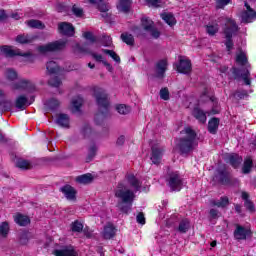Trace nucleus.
I'll use <instances>...</instances> for the list:
<instances>
[{"label": "nucleus", "mask_w": 256, "mask_h": 256, "mask_svg": "<svg viewBox=\"0 0 256 256\" xmlns=\"http://www.w3.org/2000/svg\"><path fill=\"white\" fill-rule=\"evenodd\" d=\"M208 35H215L219 31V24H209L206 26Z\"/></svg>", "instance_id": "obj_46"}, {"label": "nucleus", "mask_w": 256, "mask_h": 256, "mask_svg": "<svg viewBox=\"0 0 256 256\" xmlns=\"http://www.w3.org/2000/svg\"><path fill=\"white\" fill-rule=\"evenodd\" d=\"M219 21H223L224 22V35L226 38V49L227 51H231V49H233V40L232 37L233 35H235V33H237V31H239V27L237 26V23H235V20L231 19V18H219Z\"/></svg>", "instance_id": "obj_4"}, {"label": "nucleus", "mask_w": 256, "mask_h": 256, "mask_svg": "<svg viewBox=\"0 0 256 256\" xmlns=\"http://www.w3.org/2000/svg\"><path fill=\"white\" fill-rule=\"evenodd\" d=\"M178 73H183L184 75H189L192 71V65H191V60L180 56L179 57V63L176 66Z\"/></svg>", "instance_id": "obj_9"}, {"label": "nucleus", "mask_w": 256, "mask_h": 256, "mask_svg": "<svg viewBox=\"0 0 256 256\" xmlns=\"http://www.w3.org/2000/svg\"><path fill=\"white\" fill-rule=\"evenodd\" d=\"M218 179L222 185H229L231 183V173L227 168H219Z\"/></svg>", "instance_id": "obj_17"}, {"label": "nucleus", "mask_w": 256, "mask_h": 256, "mask_svg": "<svg viewBox=\"0 0 256 256\" xmlns=\"http://www.w3.org/2000/svg\"><path fill=\"white\" fill-rule=\"evenodd\" d=\"M117 145H123L125 143V136H120L117 139Z\"/></svg>", "instance_id": "obj_63"}, {"label": "nucleus", "mask_w": 256, "mask_h": 256, "mask_svg": "<svg viewBox=\"0 0 256 256\" xmlns=\"http://www.w3.org/2000/svg\"><path fill=\"white\" fill-rule=\"evenodd\" d=\"M236 63L242 66H244L247 63V56L245 55L244 52H240L239 54H237Z\"/></svg>", "instance_id": "obj_47"}, {"label": "nucleus", "mask_w": 256, "mask_h": 256, "mask_svg": "<svg viewBox=\"0 0 256 256\" xmlns=\"http://www.w3.org/2000/svg\"><path fill=\"white\" fill-rule=\"evenodd\" d=\"M168 67L169 63L167 62V60H159L154 67V77L156 79H165V73L167 72Z\"/></svg>", "instance_id": "obj_7"}, {"label": "nucleus", "mask_w": 256, "mask_h": 256, "mask_svg": "<svg viewBox=\"0 0 256 256\" xmlns=\"http://www.w3.org/2000/svg\"><path fill=\"white\" fill-rule=\"evenodd\" d=\"M48 84L51 85V87H60L61 79H59L58 77H53L48 81Z\"/></svg>", "instance_id": "obj_50"}, {"label": "nucleus", "mask_w": 256, "mask_h": 256, "mask_svg": "<svg viewBox=\"0 0 256 256\" xmlns=\"http://www.w3.org/2000/svg\"><path fill=\"white\" fill-rule=\"evenodd\" d=\"M191 227V224L188 219H183L178 225L179 233H187Z\"/></svg>", "instance_id": "obj_34"}, {"label": "nucleus", "mask_w": 256, "mask_h": 256, "mask_svg": "<svg viewBox=\"0 0 256 256\" xmlns=\"http://www.w3.org/2000/svg\"><path fill=\"white\" fill-rule=\"evenodd\" d=\"M136 221L140 225H145V214H143V212H139L136 216Z\"/></svg>", "instance_id": "obj_56"}, {"label": "nucleus", "mask_w": 256, "mask_h": 256, "mask_svg": "<svg viewBox=\"0 0 256 256\" xmlns=\"http://www.w3.org/2000/svg\"><path fill=\"white\" fill-rule=\"evenodd\" d=\"M211 205L214 207H219L220 209H225L227 205H229V198L227 196H223L220 200H212Z\"/></svg>", "instance_id": "obj_25"}, {"label": "nucleus", "mask_w": 256, "mask_h": 256, "mask_svg": "<svg viewBox=\"0 0 256 256\" xmlns=\"http://www.w3.org/2000/svg\"><path fill=\"white\" fill-rule=\"evenodd\" d=\"M59 105H60V102H59V100H57V99H55V98H52V99H50V100H48L47 102H46V106H47V108L48 109H57V107H59Z\"/></svg>", "instance_id": "obj_48"}, {"label": "nucleus", "mask_w": 256, "mask_h": 256, "mask_svg": "<svg viewBox=\"0 0 256 256\" xmlns=\"http://www.w3.org/2000/svg\"><path fill=\"white\" fill-rule=\"evenodd\" d=\"M15 105L17 109H25V105H27V97L25 95L18 96Z\"/></svg>", "instance_id": "obj_39"}, {"label": "nucleus", "mask_w": 256, "mask_h": 256, "mask_svg": "<svg viewBox=\"0 0 256 256\" xmlns=\"http://www.w3.org/2000/svg\"><path fill=\"white\" fill-rule=\"evenodd\" d=\"M245 7L247 11L242 12L241 19L243 23H251L253 19H256V12L251 8V6L245 2Z\"/></svg>", "instance_id": "obj_16"}, {"label": "nucleus", "mask_w": 256, "mask_h": 256, "mask_svg": "<svg viewBox=\"0 0 256 256\" xmlns=\"http://www.w3.org/2000/svg\"><path fill=\"white\" fill-rule=\"evenodd\" d=\"M91 5H96L102 13H107L109 11V5L107 0H88Z\"/></svg>", "instance_id": "obj_22"}, {"label": "nucleus", "mask_w": 256, "mask_h": 256, "mask_svg": "<svg viewBox=\"0 0 256 256\" xmlns=\"http://www.w3.org/2000/svg\"><path fill=\"white\" fill-rule=\"evenodd\" d=\"M141 190V181L133 174H126L125 179L119 182L114 190V195L118 199L117 207L121 213L126 215L131 213L133 201H135L137 191Z\"/></svg>", "instance_id": "obj_1"}, {"label": "nucleus", "mask_w": 256, "mask_h": 256, "mask_svg": "<svg viewBox=\"0 0 256 256\" xmlns=\"http://www.w3.org/2000/svg\"><path fill=\"white\" fill-rule=\"evenodd\" d=\"M94 96L99 107V113L96 115L95 119L96 121L99 118L105 119V117L109 115V96L107 92L101 88L94 90Z\"/></svg>", "instance_id": "obj_3"}, {"label": "nucleus", "mask_w": 256, "mask_h": 256, "mask_svg": "<svg viewBox=\"0 0 256 256\" xmlns=\"http://www.w3.org/2000/svg\"><path fill=\"white\" fill-rule=\"evenodd\" d=\"M72 12L74 13V15H76V17H82L83 16V9L79 8L77 5H74L72 7Z\"/></svg>", "instance_id": "obj_52"}, {"label": "nucleus", "mask_w": 256, "mask_h": 256, "mask_svg": "<svg viewBox=\"0 0 256 256\" xmlns=\"http://www.w3.org/2000/svg\"><path fill=\"white\" fill-rule=\"evenodd\" d=\"M66 42L65 41H55L48 43L46 45L39 46L37 49L39 53H51V51H61L64 49Z\"/></svg>", "instance_id": "obj_6"}, {"label": "nucleus", "mask_w": 256, "mask_h": 256, "mask_svg": "<svg viewBox=\"0 0 256 256\" xmlns=\"http://www.w3.org/2000/svg\"><path fill=\"white\" fill-rule=\"evenodd\" d=\"M71 230L74 233H81V231H83V224L76 220L71 224Z\"/></svg>", "instance_id": "obj_45"}, {"label": "nucleus", "mask_w": 256, "mask_h": 256, "mask_svg": "<svg viewBox=\"0 0 256 256\" xmlns=\"http://www.w3.org/2000/svg\"><path fill=\"white\" fill-rule=\"evenodd\" d=\"M234 95L239 99H245V97H247V91L245 90L237 91Z\"/></svg>", "instance_id": "obj_61"}, {"label": "nucleus", "mask_w": 256, "mask_h": 256, "mask_svg": "<svg viewBox=\"0 0 256 256\" xmlns=\"http://www.w3.org/2000/svg\"><path fill=\"white\" fill-rule=\"evenodd\" d=\"M102 41H103L104 47H111V43H113L110 36H103Z\"/></svg>", "instance_id": "obj_57"}, {"label": "nucleus", "mask_w": 256, "mask_h": 256, "mask_svg": "<svg viewBox=\"0 0 256 256\" xmlns=\"http://www.w3.org/2000/svg\"><path fill=\"white\" fill-rule=\"evenodd\" d=\"M1 52L4 53L6 57H15L16 55H18L19 57H31V53H23L19 49H13L11 46H2Z\"/></svg>", "instance_id": "obj_11"}, {"label": "nucleus", "mask_w": 256, "mask_h": 256, "mask_svg": "<svg viewBox=\"0 0 256 256\" xmlns=\"http://www.w3.org/2000/svg\"><path fill=\"white\" fill-rule=\"evenodd\" d=\"M16 166L19 169H31V162L27 160L20 159L16 162Z\"/></svg>", "instance_id": "obj_44"}, {"label": "nucleus", "mask_w": 256, "mask_h": 256, "mask_svg": "<svg viewBox=\"0 0 256 256\" xmlns=\"http://www.w3.org/2000/svg\"><path fill=\"white\" fill-rule=\"evenodd\" d=\"M229 1H231V0H218L216 2V8L217 9H223V7L229 5Z\"/></svg>", "instance_id": "obj_55"}, {"label": "nucleus", "mask_w": 256, "mask_h": 256, "mask_svg": "<svg viewBox=\"0 0 256 256\" xmlns=\"http://www.w3.org/2000/svg\"><path fill=\"white\" fill-rule=\"evenodd\" d=\"M60 191L68 201H77V190H75L73 186L65 185L60 188Z\"/></svg>", "instance_id": "obj_15"}, {"label": "nucleus", "mask_w": 256, "mask_h": 256, "mask_svg": "<svg viewBox=\"0 0 256 256\" xmlns=\"http://www.w3.org/2000/svg\"><path fill=\"white\" fill-rule=\"evenodd\" d=\"M181 134L184 137L180 138L177 147L181 153H190V151H193L197 147V134L189 127L185 128Z\"/></svg>", "instance_id": "obj_2"}, {"label": "nucleus", "mask_w": 256, "mask_h": 256, "mask_svg": "<svg viewBox=\"0 0 256 256\" xmlns=\"http://www.w3.org/2000/svg\"><path fill=\"white\" fill-rule=\"evenodd\" d=\"M141 23H142V27H143L144 31H152L153 22L151 19L144 17V18H142Z\"/></svg>", "instance_id": "obj_41"}, {"label": "nucleus", "mask_w": 256, "mask_h": 256, "mask_svg": "<svg viewBox=\"0 0 256 256\" xmlns=\"http://www.w3.org/2000/svg\"><path fill=\"white\" fill-rule=\"evenodd\" d=\"M116 111H118L120 115H127L131 112V108L125 104H120L116 107Z\"/></svg>", "instance_id": "obj_43"}, {"label": "nucleus", "mask_w": 256, "mask_h": 256, "mask_svg": "<svg viewBox=\"0 0 256 256\" xmlns=\"http://www.w3.org/2000/svg\"><path fill=\"white\" fill-rule=\"evenodd\" d=\"M116 231L117 230L115 229V226H113V224L111 223H108L104 226L102 236L104 237V239H113V237H115Z\"/></svg>", "instance_id": "obj_20"}, {"label": "nucleus", "mask_w": 256, "mask_h": 256, "mask_svg": "<svg viewBox=\"0 0 256 256\" xmlns=\"http://www.w3.org/2000/svg\"><path fill=\"white\" fill-rule=\"evenodd\" d=\"M15 41L16 43H20V45H27L35 41V36L29 34H20L16 37Z\"/></svg>", "instance_id": "obj_21"}, {"label": "nucleus", "mask_w": 256, "mask_h": 256, "mask_svg": "<svg viewBox=\"0 0 256 256\" xmlns=\"http://www.w3.org/2000/svg\"><path fill=\"white\" fill-rule=\"evenodd\" d=\"M217 129H219V119L212 118L208 122V131L209 133H212L213 135H215L217 133Z\"/></svg>", "instance_id": "obj_30"}, {"label": "nucleus", "mask_w": 256, "mask_h": 256, "mask_svg": "<svg viewBox=\"0 0 256 256\" xmlns=\"http://www.w3.org/2000/svg\"><path fill=\"white\" fill-rule=\"evenodd\" d=\"M149 33H151V36L154 37V39H159L161 32H159V30L153 28L152 26V30H148Z\"/></svg>", "instance_id": "obj_58"}, {"label": "nucleus", "mask_w": 256, "mask_h": 256, "mask_svg": "<svg viewBox=\"0 0 256 256\" xmlns=\"http://www.w3.org/2000/svg\"><path fill=\"white\" fill-rule=\"evenodd\" d=\"M55 256H78L79 253H77V250H75V247L69 245V246H62L59 249L54 250Z\"/></svg>", "instance_id": "obj_13"}, {"label": "nucleus", "mask_w": 256, "mask_h": 256, "mask_svg": "<svg viewBox=\"0 0 256 256\" xmlns=\"http://www.w3.org/2000/svg\"><path fill=\"white\" fill-rule=\"evenodd\" d=\"M12 91H28L33 93L35 91V83L29 79L21 78L17 82L10 85Z\"/></svg>", "instance_id": "obj_5"}, {"label": "nucleus", "mask_w": 256, "mask_h": 256, "mask_svg": "<svg viewBox=\"0 0 256 256\" xmlns=\"http://www.w3.org/2000/svg\"><path fill=\"white\" fill-rule=\"evenodd\" d=\"M160 99H163V101H169V90L167 88H162L160 90Z\"/></svg>", "instance_id": "obj_51"}, {"label": "nucleus", "mask_w": 256, "mask_h": 256, "mask_svg": "<svg viewBox=\"0 0 256 256\" xmlns=\"http://www.w3.org/2000/svg\"><path fill=\"white\" fill-rule=\"evenodd\" d=\"M248 237H251V230L237 224L234 231V238L237 241H245Z\"/></svg>", "instance_id": "obj_10"}, {"label": "nucleus", "mask_w": 256, "mask_h": 256, "mask_svg": "<svg viewBox=\"0 0 256 256\" xmlns=\"http://www.w3.org/2000/svg\"><path fill=\"white\" fill-rule=\"evenodd\" d=\"M14 221H15V223H17V225H20V227H25L26 225H29V223H30L29 217L22 215V214H17L14 217Z\"/></svg>", "instance_id": "obj_29"}, {"label": "nucleus", "mask_w": 256, "mask_h": 256, "mask_svg": "<svg viewBox=\"0 0 256 256\" xmlns=\"http://www.w3.org/2000/svg\"><path fill=\"white\" fill-rule=\"evenodd\" d=\"M120 37L126 45H134L135 43V38L129 33H122Z\"/></svg>", "instance_id": "obj_40"}, {"label": "nucleus", "mask_w": 256, "mask_h": 256, "mask_svg": "<svg viewBox=\"0 0 256 256\" xmlns=\"http://www.w3.org/2000/svg\"><path fill=\"white\" fill-rule=\"evenodd\" d=\"M193 115L195 119H197V121H199L200 123H207V115L205 114V112H203V110L199 108H194Z\"/></svg>", "instance_id": "obj_26"}, {"label": "nucleus", "mask_w": 256, "mask_h": 256, "mask_svg": "<svg viewBox=\"0 0 256 256\" xmlns=\"http://www.w3.org/2000/svg\"><path fill=\"white\" fill-rule=\"evenodd\" d=\"M253 168V160L251 157H248L244 161V165L242 167V172L247 175V173H251V169Z\"/></svg>", "instance_id": "obj_37"}, {"label": "nucleus", "mask_w": 256, "mask_h": 256, "mask_svg": "<svg viewBox=\"0 0 256 256\" xmlns=\"http://www.w3.org/2000/svg\"><path fill=\"white\" fill-rule=\"evenodd\" d=\"M76 183H80V185H89V183H93V175L90 173L80 175L75 178Z\"/></svg>", "instance_id": "obj_24"}, {"label": "nucleus", "mask_w": 256, "mask_h": 256, "mask_svg": "<svg viewBox=\"0 0 256 256\" xmlns=\"http://www.w3.org/2000/svg\"><path fill=\"white\" fill-rule=\"evenodd\" d=\"M168 184L172 191H181V189L183 188V179L181 178L179 173L173 172L169 176Z\"/></svg>", "instance_id": "obj_8"}, {"label": "nucleus", "mask_w": 256, "mask_h": 256, "mask_svg": "<svg viewBox=\"0 0 256 256\" xmlns=\"http://www.w3.org/2000/svg\"><path fill=\"white\" fill-rule=\"evenodd\" d=\"M81 133L82 135H84V137H87V135H91V126H89V124H85L82 127Z\"/></svg>", "instance_id": "obj_53"}, {"label": "nucleus", "mask_w": 256, "mask_h": 256, "mask_svg": "<svg viewBox=\"0 0 256 256\" xmlns=\"http://www.w3.org/2000/svg\"><path fill=\"white\" fill-rule=\"evenodd\" d=\"M81 105H83V98L77 97L72 100V112L79 113L81 111Z\"/></svg>", "instance_id": "obj_32"}, {"label": "nucleus", "mask_w": 256, "mask_h": 256, "mask_svg": "<svg viewBox=\"0 0 256 256\" xmlns=\"http://www.w3.org/2000/svg\"><path fill=\"white\" fill-rule=\"evenodd\" d=\"M7 19V13L4 10H0V21H5Z\"/></svg>", "instance_id": "obj_64"}, {"label": "nucleus", "mask_w": 256, "mask_h": 256, "mask_svg": "<svg viewBox=\"0 0 256 256\" xmlns=\"http://www.w3.org/2000/svg\"><path fill=\"white\" fill-rule=\"evenodd\" d=\"M7 235H9V222H2L0 224V238L6 239Z\"/></svg>", "instance_id": "obj_38"}, {"label": "nucleus", "mask_w": 256, "mask_h": 256, "mask_svg": "<svg viewBox=\"0 0 256 256\" xmlns=\"http://www.w3.org/2000/svg\"><path fill=\"white\" fill-rule=\"evenodd\" d=\"M164 152H165V149H163V147L152 146V153H151L150 159L154 165H159V163H161Z\"/></svg>", "instance_id": "obj_14"}, {"label": "nucleus", "mask_w": 256, "mask_h": 256, "mask_svg": "<svg viewBox=\"0 0 256 256\" xmlns=\"http://www.w3.org/2000/svg\"><path fill=\"white\" fill-rule=\"evenodd\" d=\"M97 153V146L95 145H92L90 148H89V151H88V158H87V161H91V159H93V157H95V154Z\"/></svg>", "instance_id": "obj_49"}, {"label": "nucleus", "mask_w": 256, "mask_h": 256, "mask_svg": "<svg viewBox=\"0 0 256 256\" xmlns=\"http://www.w3.org/2000/svg\"><path fill=\"white\" fill-rule=\"evenodd\" d=\"M226 161L230 163V165L234 167V169H237V167H239V165L243 163V158L238 154H229L226 157Z\"/></svg>", "instance_id": "obj_19"}, {"label": "nucleus", "mask_w": 256, "mask_h": 256, "mask_svg": "<svg viewBox=\"0 0 256 256\" xmlns=\"http://www.w3.org/2000/svg\"><path fill=\"white\" fill-rule=\"evenodd\" d=\"M210 216L212 217V219H217L219 217V211L216 209H211Z\"/></svg>", "instance_id": "obj_62"}, {"label": "nucleus", "mask_w": 256, "mask_h": 256, "mask_svg": "<svg viewBox=\"0 0 256 256\" xmlns=\"http://www.w3.org/2000/svg\"><path fill=\"white\" fill-rule=\"evenodd\" d=\"M26 25L32 29H45V24L39 20H29L26 22Z\"/></svg>", "instance_id": "obj_36"}, {"label": "nucleus", "mask_w": 256, "mask_h": 256, "mask_svg": "<svg viewBox=\"0 0 256 256\" xmlns=\"http://www.w3.org/2000/svg\"><path fill=\"white\" fill-rule=\"evenodd\" d=\"M149 7H159L161 5V0H146Z\"/></svg>", "instance_id": "obj_59"}, {"label": "nucleus", "mask_w": 256, "mask_h": 256, "mask_svg": "<svg viewBox=\"0 0 256 256\" xmlns=\"http://www.w3.org/2000/svg\"><path fill=\"white\" fill-rule=\"evenodd\" d=\"M102 53L109 55L116 63H121V58L119 57V55H117V53H115V51L102 49Z\"/></svg>", "instance_id": "obj_42"}, {"label": "nucleus", "mask_w": 256, "mask_h": 256, "mask_svg": "<svg viewBox=\"0 0 256 256\" xmlns=\"http://www.w3.org/2000/svg\"><path fill=\"white\" fill-rule=\"evenodd\" d=\"M161 18L163 19V21H165V23H167V25H170V27H173V25L177 23V20H175V16H173V14L171 13H163L161 14Z\"/></svg>", "instance_id": "obj_31"}, {"label": "nucleus", "mask_w": 256, "mask_h": 256, "mask_svg": "<svg viewBox=\"0 0 256 256\" xmlns=\"http://www.w3.org/2000/svg\"><path fill=\"white\" fill-rule=\"evenodd\" d=\"M242 199L245 201L244 206L246 207V209H248L250 213H253V211H255V205L253 204V202H251V200H249V193L242 192Z\"/></svg>", "instance_id": "obj_27"}, {"label": "nucleus", "mask_w": 256, "mask_h": 256, "mask_svg": "<svg viewBox=\"0 0 256 256\" xmlns=\"http://www.w3.org/2000/svg\"><path fill=\"white\" fill-rule=\"evenodd\" d=\"M46 69L50 75H55L59 71V65L55 61H49L46 64Z\"/></svg>", "instance_id": "obj_33"}, {"label": "nucleus", "mask_w": 256, "mask_h": 256, "mask_svg": "<svg viewBox=\"0 0 256 256\" xmlns=\"http://www.w3.org/2000/svg\"><path fill=\"white\" fill-rule=\"evenodd\" d=\"M69 115L67 114H59L56 120V123L60 125V127L69 128Z\"/></svg>", "instance_id": "obj_28"}, {"label": "nucleus", "mask_w": 256, "mask_h": 256, "mask_svg": "<svg viewBox=\"0 0 256 256\" xmlns=\"http://www.w3.org/2000/svg\"><path fill=\"white\" fill-rule=\"evenodd\" d=\"M131 8V0H120L118 4L119 11L127 13Z\"/></svg>", "instance_id": "obj_35"}, {"label": "nucleus", "mask_w": 256, "mask_h": 256, "mask_svg": "<svg viewBox=\"0 0 256 256\" xmlns=\"http://www.w3.org/2000/svg\"><path fill=\"white\" fill-rule=\"evenodd\" d=\"M4 77H5L6 81H8V83H13V81H16V79H18L19 74L17 73V71L15 69L8 68L4 72Z\"/></svg>", "instance_id": "obj_23"}, {"label": "nucleus", "mask_w": 256, "mask_h": 256, "mask_svg": "<svg viewBox=\"0 0 256 256\" xmlns=\"http://www.w3.org/2000/svg\"><path fill=\"white\" fill-rule=\"evenodd\" d=\"M83 37H85L88 41H91V43H95V36H93V33L85 32Z\"/></svg>", "instance_id": "obj_60"}, {"label": "nucleus", "mask_w": 256, "mask_h": 256, "mask_svg": "<svg viewBox=\"0 0 256 256\" xmlns=\"http://www.w3.org/2000/svg\"><path fill=\"white\" fill-rule=\"evenodd\" d=\"M0 109L2 111H11L13 102L5 97V92L0 89Z\"/></svg>", "instance_id": "obj_18"}, {"label": "nucleus", "mask_w": 256, "mask_h": 256, "mask_svg": "<svg viewBox=\"0 0 256 256\" xmlns=\"http://www.w3.org/2000/svg\"><path fill=\"white\" fill-rule=\"evenodd\" d=\"M249 75H251V74L249 73V70H247L245 73H243V74L241 75V77H242V79H243L245 85H251V79H249Z\"/></svg>", "instance_id": "obj_54"}, {"label": "nucleus", "mask_w": 256, "mask_h": 256, "mask_svg": "<svg viewBox=\"0 0 256 256\" xmlns=\"http://www.w3.org/2000/svg\"><path fill=\"white\" fill-rule=\"evenodd\" d=\"M58 31L61 35H66V37H73L75 35V27L68 22L58 24Z\"/></svg>", "instance_id": "obj_12"}]
</instances>
